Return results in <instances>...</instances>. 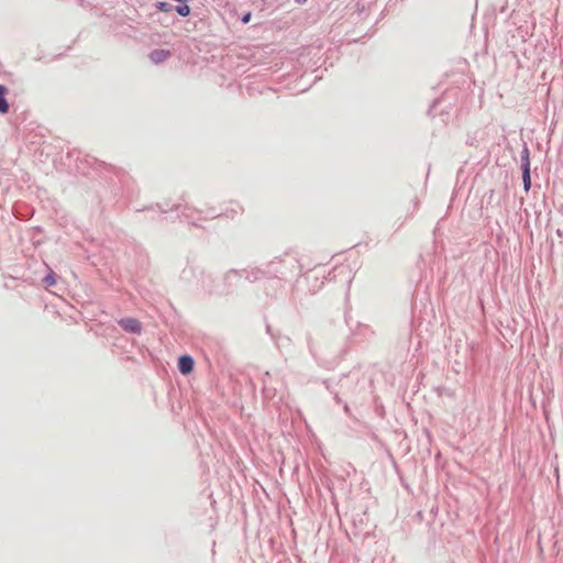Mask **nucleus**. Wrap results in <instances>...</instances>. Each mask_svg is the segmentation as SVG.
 <instances>
[{"mask_svg":"<svg viewBox=\"0 0 563 563\" xmlns=\"http://www.w3.org/2000/svg\"><path fill=\"white\" fill-rule=\"evenodd\" d=\"M522 180L525 190L528 191L531 187V178H530V162L529 154L526 150L525 155L522 156Z\"/></svg>","mask_w":563,"mask_h":563,"instance_id":"f257e3e1","label":"nucleus"},{"mask_svg":"<svg viewBox=\"0 0 563 563\" xmlns=\"http://www.w3.org/2000/svg\"><path fill=\"white\" fill-rule=\"evenodd\" d=\"M172 56V53L169 49L165 48H156L153 49L148 57L154 64H161L166 62Z\"/></svg>","mask_w":563,"mask_h":563,"instance_id":"f03ea898","label":"nucleus"},{"mask_svg":"<svg viewBox=\"0 0 563 563\" xmlns=\"http://www.w3.org/2000/svg\"><path fill=\"white\" fill-rule=\"evenodd\" d=\"M119 324L128 332L140 333L141 332V323L133 318H126L119 321Z\"/></svg>","mask_w":563,"mask_h":563,"instance_id":"7ed1b4c3","label":"nucleus"},{"mask_svg":"<svg viewBox=\"0 0 563 563\" xmlns=\"http://www.w3.org/2000/svg\"><path fill=\"white\" fill-rule=\"evenodd\" d=\"M194 360L188 355L180 356L178 360V368L181 374H190L194 369Z\"/></svg>","mask_w":563,"mask_h":563,"instance_id":"20e7f679","label":"nucleus"},{"mask_svg":"<svg viewBox=\"0 0 563 563\" xmlns=\"http://www.w3.org/2000/svg\"><path fill=\"white\" fill-rule=\"evenodd\" d=\"M8 89L0 85V113H7L9 111V104L5 100Z\"/></svg>","mask_w":563,"mask_h":563,"instance_id":"39448f33","label":"nucleus"},{"mask_svg":"<svg viewBox=\"0 0 563 563\" xmlns=\"http://www.w3.org/2000/svg\"><path fill=\"white\" fill-rule=\"evenodd\" d=\"M176 11H177V13H178L179 15H181V16H187V15H189V13H190V8H189V5H187V4L177 5V7H176Z\"/></svg>","mask_w":563,"mask_h":563,"instance_id":"423d86ee","label":"nucleus"},{"mask_svg":"<svg viewBox=\"0 0 563 563\" xmlns=\"http://www.w3.org/2000/svg\"><path fill=\"white\" fill-rule=\"evenodd\" d=\"M157 8L162 12H169L170 11V4L167 2H158Z\"/></svg>","mask_w":563,"mask_h":563,"instance_id":"0eeeda50","label":"nucleus"},{"mask_svg":"<svg viewBox=\"0 0 563 563\" xmlns=\"http://www.w3.org/2000/svg\"><path fill=\"white\" fill-rule=\"evenodd\" d=\"M46 283H47L48 285H54V284H55V279H54L52 276H48V277L46 278Z\"/></svg>","mask_w":563,"mask_h":563,"instance_id":"6e6552de","label":"nucleus"},{"mask_svg":"<svg viewBox=\"0 0 563 563\" xmlns=\"http://www.w3.org/2000/svg\"><path fill=\"white\" fill-rule=\"evenodd\" d=\"M250 21V13H247L244 18H243V22L244 23H247Z\"/></svg>","mask_w":563,"mask_h":563,"instance_id":"1a4fd4ad","label":"nucleus"}]
</instances>
